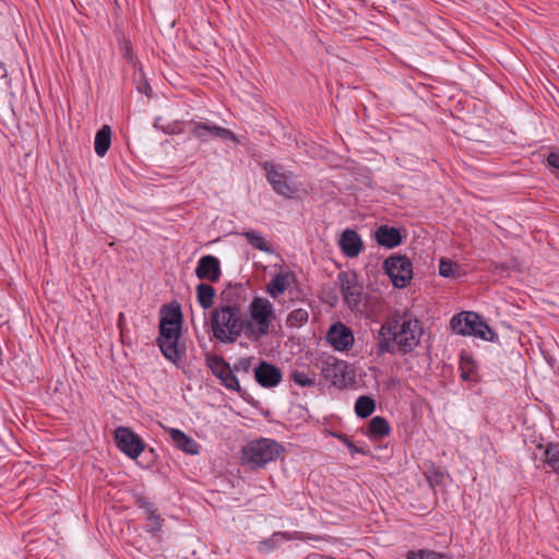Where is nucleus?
I'll use <instances>...</instances> for the list:
<instances>
[{
  "instance_id": "14",
  "label": "nucleus",
  "mask_w": 559,
  "mask_h": 559,
  "mask_svg": "<svg viewBox=\"0 0 559 559\" xmlns=\"http://www.w3.org/2000/svg\"><path fill=\"white\" fill-rule=\"evenodd\" d=\"M134 503L139 509L144 511L146 521L150 522L145 526V531L153 537H156L162 532L164 519L158 513L155 504L143 493H134Z\"/></svg>"
},
{
  "instance_id": "42",
  "label": "nucleus",
  "mask_w": 559,
  "mask_h": 559,
  "mask_svg": "<svg viewBox=\"0 0 559 559\" xmlns=\"http://www.w3.org/2000/svg\"><path fill=\"white\" fill-rule=\"evenodd\" d=\"M138 92L141 94H144L146 96H150L152 94V88L147 81H143L141 84L138 85Z\"/></svg>"
},
{
  "instance_id": "19",
  "label": "nucleus",
  "mask_w": 559,
  "mask_h": 559,
  "mask_svg": "<svg viewBox=\"0 0 559 559\" xmlns=\"http://www.w3.org/2000/svg\"><path fill=\"white\" fill-rule=\"evenodd\" d=\"M340 246L343 253L348 258L357 257L362 250V241L358 233L354 229H345L340 239Z\"/></svg>"
},
{
  "instance_id": "34",
  "label": "nucleus",
  "mask_w": 559,
  "mask_h": 559,
  "mask_svg": "<svg viewBox=\"0 0 559 559\" xmlns=\"http://www.w3.org/2000/svg\"><path fill=\"white\" fill-rule=\"evenodd\" d=\"M290 379L298 385L302 386V388H311V386H314L316 385V380L314 378L310 377L308 373H306L305 371H300V370H294L292 373H290Z\"/></svg>"
},
{
  "instance_id": "37",
  "label": "nucleus",
  "mask_w": 559,
  "mask_h": 559,
  "mask_svg": "<svg viewBox=\"0 0 559 559\" xmlns=\"http://www.w3.org/2000/svg\"><path fill=\"white\" fill-rule=\"evenodd\" d=\"M547 165L550 168L551 175L559 180V153L551 152L546 158Z\"/></svg>"
},
{
  "instance_id": "13",
  "label": "nucleus",
  "mask_w": 559,
  "mask_h": 559,
  "mask_svg": "<svg viewBox=\"0 0 559 559\" xmlns=\"http://www.w3.org/2000/svg\"><path fill=\"white\" fill-rule=\"evenodd\" d=\"M246 301L247 294L243 285L241 283H228L219 294V302L216 308L242 312Z\"/></svg>"
},
{
  "instance_id": "36",
  "label": "nucleus",
  "mask_w": 559,
  "mask_h": 559,
  "mask_svg": "<svg viewBox=\"0 0 559 559\" xmlns=\"http://www.w3.org/2000/svg\"><path fill=\"white\" fill-rule=\"evenodd\" d=\"M456 264L451 260L442 259L439 264V274L442 277H453Z\"/></svg>"
},
{
  "instance_id": "35",
  "label": "nucleus",
  "mask_w": 559,
  "mask_h": 559,
  "mask_svg": "<svg viewBox=\"0 0 559 559\" xmlns=\"http://www.w3.org/2000/svg\"><path fill=\"white\" fill-rule=\"evenodd\" d=\"M333 436L338 439L343 444H345L348 449V451L352 453V454H356V453H360V454H364V455H367L368 454V451H366L365 449L362 448H359L357 447L350 439L349 436L345 435V433H342V432H334Z\"/></svg>"
},
{
  "instance_id": "26",
  "label": "nucleus",
  "mask_w": 559,
  "mask_h": 559,
  "mask_svg": "<svg viewBox=\"0 0 559 559\" xmlns=\"http://www.w3.org/2000/svg\"><path fill=\"white\" fill-rule=\"evenodd\" d=\"M111 144V129L109 126H103L95 135L94 148L99 157H104Z\"/></svg>"
},
{
  "instance_id": "22",
  "label": "nucleus",
  "mask_w": 559,
  "mask_h": 559,
  "mask_svg": "<svg viewBox=\"0 0 559 559\" xmlns=\"http://www.w3.org/2000/svg\"><path fill=\"white\" fill-rule=\"evenodd\" d=\"M459 370L460 377L463 381L476 382L478 380L477 362L475 361L472 354L465 349L460 353Z\"/></svg>"
},
{
  "instance_id": "18",
  "label": "nucleus",
  "mask_w": 559,
  "mask_h": 559,
  "mask_svg": "<svg viewBox=\"0 0 559 559\" xmlns=\"http://www.w3.org/2000/svg\"><path fill=\"white\" fill-rule=\"evenodd\" d=\"M478 314L474 311H462L455 314L451 321V329L460 335H472Z\"/></svg>"
},
{
  "instance_id": "25",
  "label": "nucleus",
  "mask_w": 559,
  "mask_h": 559,
  "mask_svg": "<svg viewBox=\"0 0 559 559\" xmlns=\"http://www.w3.org/2000/svg\"><path fill=\"white\" fill-rule=\"evenodd\" d=\"M289 278H294V273L292 272H280L277 273L271 282L266 285V292L270 294L272 298H276L282 295L288 286Z\"/></svg>"
},
{
  "instance_id": "38",
  "label": "nucleus",
  "mask_w": 559,
  "mask_h": 559,
  "mask_svg": "<svg viewBox=\"0 0 559 559\" xmlns=\"http://www.w3.org/2000/svg\"><path fill=\"white\" fill-rule=\"evenodd\" d=\"M444 473L439 467L435 466H432L427 474V480L431 487L439 485L442 481Z\"/></svg>"
},
{
  "instance_id": "7",
  "label": "nucleus",
  "mask_w": 559,
  "mask_h": 559,
  "mask_svg": "<svg viewBox=\"0 0 559 559\" xmlns=\"http://www.w3.org/2000/svg\"><path fill=\"white\" fill-rule=\"evenodd\" d=\"M337 282L344 302L353 311H360L364 306V287L355 272L342 271L337 274Z\"/></svg>"
},
{
  "instance_id": "32",
  "label": "nucleus",
  "mask_w": 559,
  "mask_h": 559,
  "mask_svg": "<svg viewBox=\"0 0 559 559\" xmlns=\"http://www.w3.org/2000/svg\"><path fill=\"white\" fill-rule=\"evenodd\" d=\"M163 118L157 117L154 120V127L160 131H163L165 134H180L185 131L183 121L181 120H175L171 122H168L166 124H160Z\"/></svg>"
},
{
  "instance_id": "10",
  "label": "nucleus",
  "mask_w": 559,
  "mask_h": 559,
  "mask_svg": "<svg viewBox=\"0 0 559 559\" xmlns=\"http://www.w3.org/2000/svg\"><path fill=\"white\" fill-rule=\"evenodd\" d=\"M205 362L223 386L229 391L240 393L241 386L238 378L235 376V370L222 356L207 355Z\"/></svg>"
},
{
  "instance_id": "9",
  "label": "nucleus",
  "mask_w": 559,
  "mask_h": 559,
  "mask_svg": "<svg viewBox=\"0 0 559 559\" xmlns=\"http://www.w3.org/2000/svg\"><path fill=\"white\" fill-rule=\"evenodd\" d=\"M187 124L192 136L200 142H207L212 136L219 138L224 141H231L234 143L239 142L235 132L215 123L197 121L192 119L188 121Z\"/></svg>"
},
{
  "instance_id": "3",
  "label": "nucleus",
  "mask_w": 559,
  "mask_h": 559,
  "mask_svg": "<svg viewBox=\"0 0 559 559\" xmlns=\"http://www.w3.org/2000/svg\"><path fill=\"white\" fill-rule=\"evenodd\" d=\"M248 318L245 319L246 337L252 342H259L266 336L276 313L273 304L265 297H253L247 309Z\"/></svg>"
},
{
  "instance_id": "12",
  "label": "nucleus",
  "mask_w": 559,
  "mask_h": 559,
  "mask_svg": "<svg viewBox=\"0 0 559 559\" xmlns=\"http://www.w3.org/2000/svg\"><path fill=\"white\" fill-rule=\"evenodd\" d=\"M322 377L337 388H345L348 384V365L334 356L322 360L320 366Z\"/></svg>"
},
{
  "instance_id": "40",
  "label": "nucleus",
  "mask_w": 559,
  "mask_h": 559,
  "mask_svg": "<svg viewBox=\"0 0 559 559\" xmlns=\"http://www.w3.org/2000/svg\"><path fill=\"white\" fill-rule=\"evenodd\" d=\"M423 559H452V558L445 554L428 549L427 552H424Z\"/></svg>"
},
{
  "instance_id": "23",
  "label": "nucleus",
  "mask_w": 559,
  "mask_h": 559,
  "mask_svg": "<svg viewBox=\"0 0 559 559\" xmlns=\"http://www.w3.org/2000/svg\"><path fill=\"white\" fill-rule=\"evenodd\" d=\"M391 426L389 421L382 416L372 417L369 421L366 436L371 440H380L389 436Z\"/></svg>"
},
{
  "instance_id": "30",
  "label": "nucleus",
  "mask_w": 559,
  "mask_h": 559,
  "mask_svg": "<svg viewBox=\"0 0 559 559\" xmlns=\"http://www.w3.org/2000/svg\"><path fill=\"white\" fill-rule=\"evenodd\" d=\"M376 409L374 400L368 395H361L355 403V413L360 418L369 417Z\"/></svg>"
},
{
  "instance_id": "28",
  "label": "nucleus",
  "mask_w": 559,
  "mask_h": 559,
  "mask_svg": "<svg viewBox=\"0 0 559 559\" xmlns=\"http://www.w3.org/2000/svg\"><path fill=\"white\" fill-rule=\"evenodd\" d=\"M472 336L479 337L488 342H497L498 334L488 325V323L478 314V320L475 323V329Z\"/></svg>"
},
{
  "instance_id": "27",
  "label": "nucleus",
  "mask_w": 559,
  "mask_h": 559,
  "mask_svg": "<svg viewBox=\"0 0 559 559\" xmlns=\"http://www.w3.org/2000/svg\"><path fill=\"white\" fill-rule=\"evenodd\" d=\"M197 290V300L200 305V307L204 310L206 309H213L214 305V298L216 295V292L214 287H212L207 283H200L195 287Z\"/></svg>"
},
{
  "instance_id": "31",
  "label": "nucleus",
  "mask_w": 559,
  "mask_h": 559,
  "mask_svg": "<svg viewBox=\"0 0 559 559\" xmlns=\"http://www.w3.org/2000/svg\"><path fill=\"white\" fill-rule=\"evenodd\" d=\"M309 313L304 308L294 309L286 318L288 328H300L308 322Z\"/></svg>"
},
{
  "instance_id": "16",
  "label": "nucleus",
  "mask_w": 559,
  "mask_h": 559,
  "mask_svg": "<svg viewBox=\"0 0 559 559\" xmlns=\"http://www.w3.org/2000/svg\"><path fill=\"white\" fill-rule=\"evenodd\" d=\"M283 373L281 369L265 360H261L259 365L254 368V380L262 388H275L281 383Z\"/></svg>"
},
{
  "instance_id": "29",
  "label": "nucleus",
  "mask_w": 559,
  "mask_h": 559,
  "mask_svg": "<svg viewBox=\"0 0 559 559\" xmlns=\"http://www.w3.org/2000/svg\"><path fill=\"white\" fill-rule=\"evenodd\" d=\"M242 237L246 238L248 243L252 246L254 249H258L262 252L272 253L273 249L265 239L262 237L260 233L253 229L246 230L241 234Z\"/></svg>"
},
{
  "instance_id": "2",
  "label": "nucleus",
  "mask_w": 559,
  "mask_h": 559,
  "mask_svg": "<svg viewBox=\"0 0 559 559\" xmlns=\"http://www.w3.org/2000/svg\"><path fill=\"white\" fill-rule=\"evenodd\" d=\"M242 312L214 307L210 312V337L221 344L231 345L243 334L246 336Z\"/></svg>"
},
{
  "instance_id": "33",
  "label": "nucleus",
  "mask_w": 559,
  "mask_h": 559,
  "mask_svg": "<svg viewBox=\"0 0 559 559\" xmlns=\"http://www.w3.org/2000/svg\"><path fill=\"white\" fill-rule=\"evenodd\" d=\"M119 50L123 59H126L129 64L136 67L139 61L134 56L133 47L130 40L123 39L119 45Z\"/></svg>"
},
{
  "instance_id": "8",
  "label": "nucleus",
  "mask_w": 559,
  "mask_h": 559,
  "mask_svg": "<svg viewBox=\"0 0 559 559\" xmlns=\"http://www.w3.org/2000/svg\"><path fill=\"white\" fill-rule=\"evenodd\" d=\"M383 269L397 288L406 287L413 278V263L406 255H391L383 262Z\"/></svg>"
},
{
  "instance_id": "41",
  "label": "nucleus",
  "mask_w": 559,
  "mask_h": 559,
  "mask_svg": "<svg viewBox=\"0 0 559 559\" xmlns=\"http://www.w3.org/2000/svg\"><path fill=\"white\" fill-rule=\"evenodd\" d=\"M428 549H419V550H408L405 554L406 559H423L424 552H427Z\"/></svg>"
},
{
  "instance_id": "4",
  "label": "nucleus",
  "mask_w": 559,
  "mask_h": 559,
  "mask_svg": "<svg viewBox=\"0 0 559 559\" xmlns=\"http://www.w3.org/2000/svg\"><path fill=\"white\" fill-rule=\"evenodd\" d=\"M182 313L180 308L170 309L159 322V336L157 343L160 352L168 360L176 362L181 359L183 349L179 348L181 335Z\"/></svg>"
},
{
  "instance_id": "15",
  "label": "nucleus",
  "mask_w": 559,
  "mask_h": 559,
  "mask_svg": "<svg viewBox=\"0 0 559 559\" xmlns=\"http://www.w3.org/2000/svg\"><path fill=\"white\" fill-rule=\"evenodd\" d=\"M326 340L338 352H347L354 345V333L342 322L332 324L328 331Z\"/></svg>"
},
{
  "instance_id": "39",
  "label": "nucleus",
  "mask_w": 559,
  "mask_h": 559,
  "mask_svg": "<svg viewBox=\"0 0 559 559\" xmlns=\"http://www.w3.org/2000/svg\"><path fill=\"white\" fill-rule=\"evenodd\" d=\"M253 357H243L234 364L235 372L249 373L252 367Z\"/></svg>"
},
{
  "instance_id": "20",
  "label": "nucleus",
  "mask_w": 559,
  "mask_h": 559,
  "mask_svg": "<svg viewBox=\"0 0 559 559\" xmlns=\"http://www.w3.org/2000/svg\"><path fill=\"white\" fill-rule=\"evenodd\" d=\"M169 436L173 444L187 454H198L200 444L190 436L186 435L182 430L177 428L169 429Z\"/></svg>"
},
{
  "instance_id": "5",
  "label": "nucleus",
  "mask_w": 559,
  "mask_h": 559,
  "mask_svg": "<svg viewBox=\"0 0 559 559\" xmlns=\"http://www.w3.org/2000/svg\"><path fill=\"white\" fill-rule=\"evenodd\" d=\"M284 451V447L273 439H255L242 448V460L252 468H261L277 460Z\"/></svg>"
},
{
  "instance_id": "11",
  "label": "nucleus",
  "mask_w": 559,
  "mask_h": 559,
  "mask_svg": "<svg viewBox=\"0 0 559 559\" xmlns=\"http://www.w3.org/2000/svg\"><path fill=\"white\" fill-rule=\"evenodd\" d=\"M117 448L130 459H136L144 451L145 443L140 436L128 427H117L114 432Z\"/></svg>"
},
{
  "instance_id": "6",
  "label": "nucleus",
  "mask_w": 559,
  "mask_h": 559,
  "mask_svg": "<svg viewBox=\"0 0 559 559\" xmlns=\"http://www.w3.org/2000/svg\"><path fill=\"white\" fill-rule=\"evenodd\" d=\"M265 177L272 189L286 199H293L299 192L298 185L294 181V175L290 171H283L282 166L273 163H265L263 166Z\"/></svg>"
},
{
  "instance_id": "17",
  "label": "nucleus",
  "mask_w": 559,
  "mask_h": 559,
  "mask_svg": "<svg viewBox=\"0 0 559 559\" xmlns=\"http://www.w3.org/2000/svg\"><path fill=\"white\" fill-rule=\"evenodd\" d=\"M195 275L201 281L217 283L222 276L218 258L212 254L201 257L195 267Z\"/></svg>"
},
{
  "instance_id": "1",
  "label": "nucleus",
  "mask_w": 559,
  "mask_h": 559,
  "mask_svg": "<svg viewBox=\"0 0 559 559\" xmlns=\"http://www.w3.org/2000/svg\"><path fill=\"white\" fill-rule=\"evenodd\" d=\"M424 328L420 320L409 313L389 320L379 330L377 354H411L420 343Z\"/></svg>"
},
{
  "instance_id": "21",
  "label": "nucleus",
  "mask_w": 559,
  "mask_h": 559,
  "mask_svg": "<svg viewBox=\"0 0 559 559\" xmlns=\"http://www.w3.org/2000/svg\"><path fill=\"white\" fill-rule=\"evenodd\" d=\"M376 240L380 246L392 249L402 243V235L395 227L381 225L376 231Z\"/></svg>"
},
{
  "instance_id": "24",
  "label": "nucleus",
  "mask_w": 559,
  "mask_h": 559,
  "mask_svg": "<svg viewBox=\"0 0 559 559\" xmlns=\"http://www.w3.org/2000/svg\"><path fill=\"white\" fill-rule=\"evenodd\" d=\"M542 461L548 472L559 475V442H548L545 445Z\"/></svg>"
}]
</instances>
